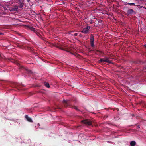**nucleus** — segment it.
Instances as JSON below:
<instances>
[{
  "label": "nucleus",
  "mask_w": 146,
  "mask_h": 146,
  "mask_svg": "<svg viewBox=\"0 0 146 146\" xmlns=\"http://www.w3.org/2000/svg\"><path fill=\"white\" fill-rule=\"evenodd\" d=\"M63 103L65 107H66L69 106L71 105L70 101V100H64L63 101Z\"/></svg>",
  "instance_id": "nucleus-1"
},
{
  "label": "nucleus",
  "mask_w": 146,
  "mask_h": 146,
  "mask_svg": "<svg viewBox=\"0 0 146 146\" xmlns=\"http://www.w3.org/2000/svg\"><path fill=\"white\" fill-rule=\"evenodd\" d=\"M103 62H106V59H103Z\"/></svg>",
  "instance_id": "nucleus-21"
},
{
  "label": "nucleus",
  "mask_w": 146,
  "mask_h": 146,
  "mask_svg": "<svg viewBox=\"0 0 146 146\" xmlns=\"http://www.w3.org/2000/svg\"><path fill=\"white\" fill-rule=\"evenodd\" d=\"M138 127L139 128V126H138Z\"/></svg>",
  "instance_id": "nucleus-30"
},
{
  "label": "nucleus",
  "mask_w": 146,
  "mask_h": 146,
  "mask_svg": "<svg viewBox=\"0 0 146 146\" xmlns=\"http://www.w3.org/2000/svg\"><path fill=\"white\" fill-rule=\"evenodd\" d=\"M71 108H73L75 109L76 110L78 111H80V110L78 109L77 108V107L75 106H72Z\"/></svg>",
  "instance_id": "nucleus-14"
},
{
  "label": "nucleus",
  "mask_w": 146,
  "mask_h": 146,
  "mask_svg": "<svg viewBox=\"0 0 146 146\" xmlns=\"http://www.w3.org/2000/svg\"><path fill=\"white\" fill-rule=\"evenodd\" d=\"M90 29V27L87 26L86 28H84L82 31L81 32L84 33H87L89 31V29Z\"/></svg>",
  "instance_id": "nucleus-4"
},
{
  "label": "nucleus",
  "mask_w": 146,
  "mask_h": 146,
  "mask_svg": "<svg viewBox=\"0 0 146 146\" xmlns=\"http://www.w3.org/2000/svg\"><path fill=\"white\" fill-rule=\"evenodd\" d=\"M71 54L74 55V56H77L78 55V54H77V53H75V54H73L72 53H71Z\"/></svg>",
  "instance_id": "nucleus-19"
},
{
  "label": "nucleus",
  "mask_w": 146,
  "mask_h": 146,
  "mask_svg": "<svg viewBox=\"0 0 146 146\" xmlns=\"http://www.w3.org/2000/svg\"><path fill=\"white\" fill-rule=\"evenodd\" d=\"M27 0V1H28V2H29V0Z\"/></svg>",
  "instance_id": "nucleus-28"
},
{
  "label": "nucleus",
  "mask_w": 146,
  "mask_h": 146,
  "mask_svg": "<svg viewBox=\"0 0 146 146\" xmlns=\"http://www.w3.org/2000/svg\"><path fill=\"white\" fill-rule=\"evenodd\" d=\"M18 8L17 6H15L13 7H11L10 8L9 11H11L15 12L17 11Z\"/></svg>",
  "instance_id": "nucleus-5"
},
{
  "label": "nucleus",
  "mask_w": 146,
  "mask_h": 146,
  "mask_svg": "<svg viewBox=\"0 0 146 146\" xmlns=\"http://www.w3.org/2000/svg\"><path fill=\"white\" fill-rule=\"evenodd\" d=\"M94 52L97 54H98L102 53L101 51L98 50H96L95 51H94Z\"/></svg>",
  "instance_id": "nucleus-13"
},
{
  "label": "nucleus",
  "mask_w": 146,
  "mask_h": 146,
  "mask_svg": "<svg viewBox=\"0 0 146 146\" xmlns=\"http://www.w3.org/2000/svg\"><path fill=\"white\" fill-rule=\"evenodd\" d=\"M32 29H33V31H34L35 30V29L34 28H33Z\"/></svg>",
  "instance_id": "nucleus-25"
},
{
  "label": "nucleus",
  "mask_w": 146,
  "mask_h": 146,
  "mask_svg": "<svg viewBox=\"0 0 146 146\" xmlns=\"http://www.w3.org/2000/svg\"><path fill=\"white\" fill-rule=\"evenodd\" d=\"M145 47L146 48V44L145 45Z\"/></svg>",
  "instance_id": "nucleus-29"
},
{
  "label": "nucleus",
  "mask_w": 146,
  "mask_h": 146,
  "mask_svg": "<svg viewBox=\"0 0 146 146\" xmlns=\"http://www.w3.org/2000/svg\"><path fill=\"white\" fill-rule=\"evenodd\" d=\"M4 10H7V9L6 7H5V8H4Z\"/></svg>",
  "instance_id": "nucleus-24"
},
{
  "label": "nucleus",
  "mask_w": 146,
  "mask_h": 146,
  "mask_svg": "<svg viewBox=\"0 0 146 146\" xmlns=\"http://www.w3.org/2000/svg\"><path fill=\"white\" fill-rule=\"evenodd\" d=\"M77 35H78V33H75L74 34L73 36H77Z\"/></svg>",
  "instance_id": "nucleus-18"
},
{
  "label": "nucleus",
  "mask_w": 146,
  "mask_h": 146,
  "mask_svg": "<svg viewBox=\"0 0 146 146\" xmlns=\"http://www.w3.org/2000/svg\"><path fill=\"white\" fill-rule=\"evenodd\" d=\"M0 57H2V55L1 54H0Z\"/></svg>",
  "instance_id": "nucleus-26"
},
{
  "label": "nucleus",
  "mask_w": 146,
  "mask_h": 146,
  "mask_svg": "<svg viewBox=\"0 0 146 146\" xmlns=\"http://www.w3.org/2000/svg\"><path fill=\"white\" fill-rule=\"evenodd\" d=\"M127 4L129 5H134L135 6H137L138 7H139V6H140L139 5H135V3H127Z\"/></svg>",
  "instance_id": "nucleus-12"
},
{
  "label": "nucleus",
  "mask_w": 146,
  "mask_h": 146,
  "mask_svg": "<svg viewBox=\"0 0 146 146\" xmlns=\"http://www.w3.org/2000/svg\"><path fill=\"white\" fill-rule=\"evenodd\" d=\"M25 72L28 73H31V70H29L28 69L25 68Z\"/></svg>",
  "instance_id": "nucleus-11"
},
{
  "label": "nucleus",
  "mask_w": 146,
  "mask_h": 146,
  "mask_svg": "<svg viewBox=\"0 0 146 146\" xmlns=\"http://www.w3.org/2000/svg\"><path fill=\"white\" fill-rule=\"evenodd\" d=\"M25 117L26 119L29 122H32L33 121L30 118V117H29L27 115H25Z\"/></svg>",
  "instance_id": "nucleus-6"
},
{
  "label": "nucleus",
  "mask_w": 146,
  "mask_h": 146,
  "mask_svg": "<svg viewBox=\"0 0 146 146\" xmlns=\"http://www.w3.org/2000/svg\"><path fill=\"white\" fill-rule=\"evenodd\" d=\"M90 42L91 46L93 47H94V42Z\"/></svg>",
  "instance_id": "nucleus-15"
},
{
  "label": "nucleus",
  "mask_w": 146,
  "mask_h": 146,
  "mask_svg": "<svg viewBox=\"0 0 146 146\" xmlns=\"http://www.w3.org/2000/svg\"><path fill=\"white\" fill-rule=\"evenodd\" d=\"M74 32V31H70V33H70V34H71L72 35H73L71 33H72V32Z\"/></svg>",
  "instance_id": "nucleus-20"
},
{
  "label": "nucleus",
  "mask_w": 146,
  "mask_h": 146,
  "mask_svg": "<svg viewBox=\"0 0 146 146\" xmlns=\"http://www.w3.org/2000/svg\"><path fill=\"white\" fill-rule=\"evenodd\" d=\"M37 35L39 37H40V36H41V35H40L38 33Z\"/></svg>",
  "instance_id": "nucleus-22"
},
{
  "label": "nucleus",
  "mask_w": 146,
  "mask_h": 146,
  "mask_svg": "<svg viewBox=\"0 0 146 146\" xmlns=\"http://www.w3.org/2000/svg\"><path fill=\"white\" fill-rule=\"evenodd\" d=\"M103 62V59H101L99 60V63H101Z\"/></svg>",
  "instance_id": "nucleus-17"
},
{
  "label": "nucleus",
  "mask_w": 146,
  "mask_h": 146,
  "mask_svg": "<svg viewBox=\"0 0 146 146\" xmlns=\"http://www.w3.org/2000/svg\"><path fill=\"white\" fill-rule=\"evenodd\" d=\"M106 62L107 63H108L109 64L112 63V62L111 60H109V58H106Z\"/></svg>",
  "instance_id": "nucleus-9"
},
{
  "label": "nucleus",
  "mask_w": 146,
  "mask_h": 146,
  "mask_svg": "<svg viewBox=\"0 0 146 146\" xmlns=\"http://www.w3.org/2000/svg\"><path fill=\"white\" fill-rule=\"evenodd\" d=\"M44 85L47 88H49L50 87V86L49 84L46 82H44Z\"/></svg>",
  "instance_id": "nucleus-10"
},
{
  "label": "nucleus",
  "mask_w": 146,
  "mask_h": 146,
  "mask_svg": "<svg viewBox=\"0 0 146 146\" xmlns=\"http://www.w3.org/2000/svg\"><path fill=\"white\" fill-rule=\"evenodd\" d=\"M3 34L2 33H0V35H2Z\"/></svg>",
  "instance_id": "nucleus-27"
},
{
  "label": "nucleus",
  "mask_w": 146,
  "mask_h": 146,
  "mask_svg": "<svg viewBox=\"0 0 146 146\" xmlns=\"http://www.w3.org/2000/svg\"><path fill=\"white\" fill-rule=\"evenodd\" d=\"M81 122L82 123H83L85 124L88 125H92V122L89 119H86L82 120L81 121Z\"/></svg>",
  "instance_id": "nucleus-2"
},
{
  "label": "nucleus",
  "mask_w": 146,
  "mask_h": 146,
  "mask_svg": "<svg viewBox=\"0 0 146 146\" xmlns=\"http://www.w3.org/2000/svg\"><path fill=\"white\" fill-rule=\"evenodd\" d=\"M135 12L132 9H130L127 11V15H135Z\"/></svg>",
  "instance_id": "nucleus-3"
},
{
  "label": "nucleus",
  "mask_w": 146,
  "mask_h": 146,
  "mask_svg": "<svg viewBox=\"0 0 146 146\" xmlns=\"http://www.w3.org/2000/svg\"><path fill=\"white\" fill-rule=\"evenodd\" d=\"M136 143L135 141H133L131 142L130 145L131 146H134L135 145Z\"/></svg>",
  "instance_id": "nucleus-7"
},
{
  "label": "nucleus",
  "mask_w": 146,
  "mask_h": 146,
  "mask_svg": "<svg viewBox=\"0 0 146 146\" xmlns=\"http://www.w3.org/2000/svg\"><path fill=\"white\" fill-rule=\"evenodd\" d=\"M90 24H92L93 23V22H92V21H90Z\"/></svg>",
  "instance_id": "nucleus-23"
},
{
  "label": "nucleus",
  "mask_w": 146,
  "mask_h": 146,
  "mask_svg": "<svg viewBox=\"0 0 146 146\" xmlns=\"http://www.w3.org/2000/svg\"><path fill=\"white\" fill-rule=\"evenodd\" d=\"M59 48L60 49H61V50H65V49H64L63 47H59Z\"/></svg>",
  "instance_id": "nucleus-16"
},
{
  "label": "nucleus",
  "mask_w": 146,
  "mask_h": 146,
  "mask_svg": "<svg viewBox=\"0 0 146 146\" xmlns=\"http://www.w3.org/2000/svg\"><path fill=\"white\" fill-rule=\"evenodd\" d=\"M94 36L92 34H91L90 36V42H94Z\"/></svg>",
  "instance_id": "nucleus-8"
}]
</instances>
